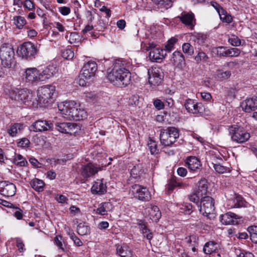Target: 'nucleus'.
<instances>
[{"label":"nucleus","mask_w":257,"mask_h":257,"mask_svg":"<svg viewBox=\"0 0 257 257\" xmlns=\"http://www.w3.org/2000/svg\"><path fill=\"white\" fill-rule=\"evenodd\" d=\"M206 37L200 33L192 34L190 36V41L201 45L205 43Z\"/></svg>","instance_id":"nucleus-34"},{"label":"nucleus","mask_w":257,"mask_h":257,"mask_svg":"<svg viewBox=\"0 0 257 257\" xmlns=\"http://www.w3.org/2000/svg\"><path fill=\"white\" fill-rule=\"evenodd\" d=\"M148 82L151 86H158L163 78L162 69L159 67H152L148 70Z\"/></svg>","instance_id":"nucleus-11"},{"label":"nucleus","mask_w":257,"mask_h":257,"mask_svg":"<svg viewBox=\"0 0 257 257\" xmlns=\"http://www.w3.org/2000/svg\"><path fill=\"white\" fill-rule=\"evenodd\" d=\"M181 22L185 26L193 30L196 24V19L194 14L191 12H183L177 17Z\"/></svg>","instance_id":"nucleus-15"},{"label":"nucleus","mask_w":257,"mask_h":257,"mask_svg":"<svg viewBox=\"0 0 257 257\" xmlns=\"http://www.w3.org/2000/svg\"><path fill=\"white\" fill-rule=\"evenodd\" d=\"M97 69V64L94 61H89L85 64L81 70V73L87 78L94 76Z\"/></svg>","instance_id":"nucleus-19"},{"label":"nucleus","mask_w":257,"mask_h":257,"mask_svg":"<svg viewBox=\"0 0 257 257\" xmlns=\"http://www.w3.org/2000/svg\"><path fill=\"white\" fill-rule=\"evenodd\" d=\"M30 145V141L27 138H23L19 142L18 145L19 146L23 148L28 147Z\"/></svg>","instance_id":"nucleus-59"},{"label":"nucleus","mask_w":257,"mask_h":257,"mask_svg":"<svg viewBox=\"0 0 257 257\" xmlns=\"http://www.w3.org/2000/svg\"><path fill=\"white\" fill-rule=\"evenodd\" d=\"M151 154H157L159 152L157 143L153 140H150L148 144Z\"/></svg>","instance_id":"nucleus-46"},{"label":"nucleus","mask_w":257,"mask_h":257,"mask_svg":"<svg viewBox=\"0 0 257 257\" xmlns=\"http://www.w3.org/2000/svg\"><path fill=\"white\" fill-rule=\"evenodd\" d=\"M90 231L88 226L83 224L79 223L77 226V232L80 235H85L87 234Z\"/></svg>","instance_id":"nucleus-42"},{"label":"nucleus","mask_w":257,"mask_h":257,"mask_svg":"<svg viewBox=\"0 0 257 257\" xmlns=\"http://www.w3.org/2000/svg\"><path fill=\"white\" fill-rule=\"evenodd\" d=\"M57 72V69L49 65L42 71L37 68H28L25 70L23 80L27 85H36L40 82L44 81L52 77Z\"/></svg>","instance_id":"nucleus-1"},{"label":"nucleus","mask_w":257,"mask_h":257,"mask_svg":"<svg viewBox=\"0 0 257 257\" xmlns=\"http://www.w3.org/2000/svg\"><path fill=\"white\" fill-rule=\"evenodd\" d=\"M106 182L103 179H97L91 187V192L93 194H104L106 192Z\"/></svg>","instance_id":"nucleus-21"},{"label":"nucleus","mask_w":257,"mask_h":257,"mask_svg":"<svg viewBox=\"0 0 257 257\" xmlns=\"http://www.w3.org/2000/svg\"><path fill=\"white\" fill-rule=\"evenodd\" d=\"M216 54L218 56L221 57H226L227 48L225 47L220 46L216 48Z\"/></svg>","instance_id":"nucleus-55"},{"label":"nucleus","mask_w":257,"mask_h":257,"mask_svg":"<svg viewBox=\"0 0 257 257\" xmlns=\"http://www.w3.org/2000/svg\"><path fill=\"white\" fill-rule=\"evenodd\" d=\"M30 184L35 191L41 192L43 190L45 183L42 180L35 178L31 181Z\"/></svg>","instance_id":"nucleus-35"},{"label":"nucleus","mask_w":257,"mask_h":257,"mask_svg":"<svg viewBox=\"0 0 257 257\" xmlns=\"http://www.w3.org/2000/svg\"><path fill=\"white\" fill-rule=\"evenodd\" d=\"M23 128V125L21 123H15L11 125L8 130L9 135L11 137H15L17 134L20 133Z\"/></svg>","instance_id":"nucleus-36"},{"label":"nucleus","mask_w":257,"mask_h":257,"mask_svg":"<svg viewBox=\"0 0 257 257\" xmlns=\"http://www.w3.org/2000/svg\"><path fill=\"white\" fill-rule=\"evenodd\" d=\"M137 224L139 225L140 231L143 234V236L148 240H151L153 238V233L148 227V224L143 220H137Z\"/></svg>","instance_id":"nucleus-24"},{"label":"nucleus","mask_w":257,"mask_h":257,"mask_svg":"<svg viewBox=\"0 0 257 257\" xmlns=\"http://www.w3.org/2000/svg\"><path fill=\"white\" fill-rule=\"evenodd\" d=\"M177 41L178 39L175 37H172L170 39L165 46V49L164 50L165 51H171L173 49L174 46L177 43Z\"/></svg>","instance_id":"nucleus-45"},{"label":"nucleus","mask_w":257,"mask_h":257,"mask_svg":"<svg viewBox=\"0 0 257 257\" xmlns=\"http://www.w3.org/2000/svg\"><path fill=\"white\" fill-rule=\"evenodd\" d=\"M16 192V185L7 181L0 182V193L5 197H12Z\"/></svg>","instance_id":"nucleus-16"},{"label":"nucleus","mask_w":257,"mask_h":257,"mask_svg":"<svg viewBox=\"0 0 257 257\" xmlns=\"http://www.w3.org/2000/svg\"><path fill=\"white\" fill-rule=\"evenodd\" d=\"M59 110L62 116L69 120H80L85 118L87 113L84 109L79 108L74 101L59 104Z\"/></svg>","instance_id":"nucleus-2"},{"label":"nucleus","mask_w":257,"mask_h":257,"mask_svg":"<svg viewBox=\"0 0 257 257\" xmlns=\"http://www.w3.org/2000/svg\"><path fill=\"white\" fill-rule=\"evenodd\" d=\"M13 162L17 166L23 167L27 164L28 162L20 154H16Z\"/></svg>","instance_id":"nucleus-40"},{"label":"nucleus","mask_w":257,"mask_h":257,"mask_svg":"<svg viewBox=\"0 0 257 257\" xmlns=\"http://www.w3.org/2000/svg\"><path fill=\"white\" fill-rule=\"evenodd\" d=\"M228 42L233 46H239L241 45V40L235 35H232L228 38Z\"/></svg>","instance_id":"nucleus-50"},{"label":"nucleus","mask_w":257,"mask_h":257,"mask_svg":"<svg viewBox=\"0 0 257 257\" xmlns=\"http://www.w3.org/2000/svg\"><path fill=\"white\" fill-rule=\"evenodd\" d=\"M219 249V245L213 241H209L206 242L203 247V252L206 254H211L217 252Z\"/></svg>","instance_id":"nucleus-27"},{"label":"nucleus","mask_w":257,"mask_h":257,"mask_svg":"<svg viewBox=\"0 0 257 257\" xmlns=\"http://www.w3.org/2000/svg\"><path fill=\"white\" fill-rule=\"evenodd\" d=\"M184 185L179 181L175 177H172L168 181L167 189L168 191L172 192L177 187H182Z\"/></svg>","instance_id":"nucleus-33"},{"label":"nucleus","mask_w":257,"mask_h":257,"mask_svg":"<svg viewBox=\"0 0 257 257\" xmlns=\"http://www.w3.org/2000/svg\"><path fill=\"white\" fill-rule=\"evenodd\" d=\"M208 57L206 54L203 52H199L195 57L194 59L197 63L206 62L208 59Z\"/></svg>","instance_id":"nucleus-44"},{"label":"nucleus","mask_w":257,"mask_h":257,"mask_svg":"<svg viewBox=\"0 0 257 257\" xmlns=\"http://www.w3.org/2000/svg\"><path fill=\"white\" fill-rule=\"evenodd\" d=\"M55 92V87L52 85H46L40 87L37 91V105L40 107L48 106Z\"/></svg>","instance_id":"nucleus-4"},{"label":"nucleus","mask_w":257,"mask_h":257,"mask_svg":"<svg viewBox=\"0 0 257 257\" xmlns=\"http://www.w3.org/2000/svg\"><path fill=\"white\" fill-rule=\"evenodd\" d=\"M186 164L188 169L193 172L197 171L201 167L199 160L194 156L188 157L186 160Z\"/></svg>","instance_id":"nucleus-26"},{"label":"nucleus","mask_w":257,"mask_h":257,"mask_svg":"<svg viewBox=\"0 0 257 257\" xmlns=\"http://www.w3.org/2000/svg\"><path fill=\"white\" fill-rule=\"evenodd\" d=\"M62 239V237L61 236H56L54 238V242L55 244L59 247V248L64 250L63 244L61 241Z\"/></svg>","instance_id":"nucleus-61"},{"label":"nucleus","mask_w":257,"mask_h":257,"mask_svg":"<svg viewBox=\"0 0 257 257\" xmlns=\"http://www.w3.org/2000/svg\"><path fill=\"white\" fill-rule=\"evenodd\" d=\"M179 137L178 128L169 126L161 130L160 140L161 144L164 147H171Z\"/></svg>","instance_id":"nucleus-5"},{"label":"nucleus","mask_w":257,"mask_h":257,"mask_svg":"<svg viewBox=\"0 0 257 257\" xmlns=\"http://www.w3.org/2000/svg\"><path fill=\"white\" fill-rule=\"evenodd\" d=\"M130 174L132 177L137 179H140L144 174L142 165L138 164L134 166L131 170Z\"/></svg>","instance_id":"nucleus-32"},{"label":"nucleus","mask_w":257,"mask_h":257,"mask_svg":"<svg viewBox=\"0 0 257 257\" xmlns=\"http://www.w3.org/2000/svg\"><path fill=\"white\" fill-rule=\"evenodd\" d=\"M157 4L158 5L159 7L165 9V10L168 9L173 5L172 2L171 0H161Z\"/></svg>","instance_id":"nucleus-47"},{"label":"nucleus","mask_w":257,"mask_h":257,"mask_svg":"<svg viewBox=\"0 0 257 257\" xmlns=\"http://www.w3.org/2000/svg\"><path fill=\"white\" fill-rule=\"evenodd\" d=\"M14 24L17 28L21 29L26 24L25 19L22 16H16L14 17Z\"/></svg>","instance_id":"nucleus-41"},{"label":"nucleus","mask_w":257,"mask_h":257,"mask_svg":"<svg viewBox=\"0 0 257 257\" xmlns=\"http://www.w3.org/2000/svg\"><path fill=\"white\" fill-rule=\"evenodd\" d=\"M139 96L138 95H133L129 98L128 103L130 105H137L139 102Z\"/></svg>","instance_id":"nucleus-60"},{"label":"nucleus","mask_w":257,"mask_h":257,"mask_svg":"<svg viewBox=\"0 0 257 257\" xmlns=\"http://www.w3.org/2000/svg\"><path fill=\"white\" fill-rule=\"evenodd\" d=\"M132 189L134 197L142 201H148L151 198L148 189L143 186L135 184L132 186Z\"/></svg>","instance_id":"nucleus-12"},{"label":"nucleus","mask_w":257,"mask_h":257,"mask_svg":"<svg viewBox=\"0 0 257 257\" xmlns=\"http://www.w3.org/2000/svg\"><path fill=\"white\" fill-rule=\"evenodd\" d=\"M55 128L59 132L64 134H72L74 129V124L70 122H56Z\"/></svg>","instance_id":"nucleus-23"},{"label":"nucleus","mask_w":257,"mask_h":257,"mask_svg":"<svg viewBox=\"0 0 257 257\" xmlns=\"http://www.w3.org/2000/svg\"><path fill=\"white\" fill-rule=\"evenodd\" d=\"M15 52L11 45L5 43L0 47V60L2 65L5 68H11L15 63Z\"/></svg>","instance_id":"nucleus-6"},{"label":"nucleus","mask_w":257,"mask_h":257,"mask_svg":"<svg viewBox=\"0 0 257 257\" xmlns=\"http://www.w3.org/2000/svg\"><path fill=\"white\" fill-rule=\"evenodd\" d=\"M201 196H201L200 195H198V194H197V192L195 191L194 193H193L192 194H191L189 196V199L191 202H193L196 203L197 206H198V205H199V203H199L200 197Z\"/></svg>","instance_id":"nucleus-54"},{"label":"nucleus","mask_w":257,"mask_h":257,"mask_svg":"<svg viewBox=\"0 0 257 257\" xmlns=\"http://www.w3.org/2000/svg\"><path fill=\"white\" fill-rule=\"evenodd\" d=\"M100 169V168L97 167L94 164L89 163L82 165L80 170L81 174L84 178H88L93 176Z\"/></svg>","instance_id":"nucleus-18"},{"label":"nucleus","mask_w":257,"mask_h":257,"mask_svg":"<svg viewBox=\"0 0 257 257\" xmlns=\"http://www.w3.org/2000/svg\"><path fill=\"white\" fill-rule=\"evenodd\" d=\"M154 105L157 109L159 110L163 109L164 107L163 102L161 100L158 99L154 100Z\"/></svg>","instance_id":"nucleus-63"},{"label":"nucleus","mask_w":257,"mask_h":257,"mask_svg":"<svg viewBox=\"0 0 257 257\" xmlns=\"http://www.w3.org/2000/svg\"><path fill=\"white\" fill-rule=\"evenodd\" d=\"M208 185L207 181L205 179H201L197 183V188L195 190L198 195L203 196L207 192Z\"/></svg>","instance_id":"nucleus-29"},{"label":"nucleus","mask_w":257,"mask_h":257,"mask_svg":"<svg viewBox=\"0 0 257 257\" xmlns=\"http://www.w3.org/2000/svg\"><path fill=\"white\" fill-rule=\"evenodd\" d=\"M40 46V44L35 45L31 42H25L18 49L17 53L23 59L32 60L36 57Z\"/></svg>","instance_id":"nucleus-8"},{"label":"nucleus","mask_w":257,"mask_h":257,"mask_svg":"<svg viewBox=\"0 0 257 257\" xmlns=\"http://www.w3.org/2000/svg\"><path fill=\"white\" fill-rule=\"evenodd\" d=\"M111 204L109 202H104L101 205L94 211H95L96 214H99L102 215L106 214L107 212L109 210Z\"/></svg>","instance_id":"nucleus-38"},{"label":"nucleus","mask_w":257,"mask_h":257,"mask_svg":"<svg viewBox=\"0 0 257 257\" xmlns=\"http://www.w3.org/2000/svg\"><path fill=\"white\" fill-rule=\"evenodd\" d=\"M232 203L231 207L239 208L245 206L246 202L241 196L237 195L232 199Z\"/></svg>","instance_id":"nucleus-37"},{"label":"nucleus","mask_w":257,"mask_h":257,"mask_svg":"<svg viewBox=\"0 0 257 257\" xmlns=\"http://www.w3.org/2000/svg\"><path fill=\"white\" fill-rule=\"evenodd\" d=\"M239 66V63L238 60H235L233 61L226 62L224 64V66L228 67L230 69H233L236 68Z\"/></svg>","instance_id":"nucleus-58"},{"label":"nucleus","mask_w":257,"mask_h":257,"mask_svg":"<svg viewBox=\"0 0 257 257\" xmlns=\"http://www.w3.org/2000/svg\"><path fill=\"white\" fill-rule=\"evenodd\" d=\"M79 35L76 32L71 33L69 36V42L71 44L75 43L79 41Z\"/></svg>","instance_id":"nucleus-56"},{"label":"nucleus","mask_w":257,"mask_h":257,"mask_svg":"<svg viewBox=\"0 0 257 257\" xmlns=\"http://www.w3.org/2000/svg\"><path fill=\"white\" fill-rule=\"evenodd\" d=\"M229 135L232 141L238 144H242L247 142L250 135L242 126L233 124L228 128Z\"/></svg>","instance_id":"nucleus-7"},{"label":"nucleus","mask_w":257,"mask_h":257,"mask_svg":"<svg viewBox=\"0 0 257 257\" xmlns=\"http://www.w3.org/2000/svg\"><path fill=\"white\" fill-rule=\"evenodd\" d=\"M221 20L223 22L227 23H230L232 21V18L231 15L227 14L225 10H222L220 11V13L218 14Z\"/></svg>","instance_id":"nucleus-43"},{"label":"nucleus","mask_w":257,"mask_h":257,"mask_svg":"<svg viewBox=\"0 0 257 257\" xmlns=\"http://www.w3.org/2000/svg\"><path fill=\"white\" fill-rule=\"evenodd\" d=\"M247 230L249 234L251 241L253 243H257V226H250L248 227Z\"/></svg>","instance_id":"nucleus-39"},{"label":"nucleus","mask_w":257,"mask_h":257,"mask_svg":"<svg viewBox=\"0 0 257 257\" xmlns=\"http://www.w3.org/2000/svg\"><path fill=\"white\" fill-rule=\"evenodd\" d=\"M9 95L12 99L26 103L32 100L34 96L32 90L27 88L20 89L11 87L9 90Z\"/></svg>","instance_id":"nucleus-9"},{"label":"nucleus","mask_w":257,"mask_h":257,"mask_svg":"<svg viewBox=\"0 0 257 257\" xmlns=\"http://www.w3.org/2000/svg\"><path fill=\"white\" fill-rule=\"evenodd\" d=\"M90 78H87L84 76H83L82 73H81L79 76H78V78L77 80V82L78 83V84L80 86H84L86 84V80H88Z\"/></svg>","instance_id":"nucleus-57"},{"label":"nucleus","mask_w":257,"mask_h":257,"mask_svg":"<svg viewBox=\"0 0 257 257\" xmlns=\"http://www.w3.org/2000/svg\"><path fill=\"white\" fill-rule=\"evenodd\" d=\"M241 107L246 112L254 111L257 108V97L246 99L242 103Z\"/></svg>","instance_id":"nucleus-25"},{"label":"nucleus","mask_w":257,"mask_h":257,"mask_svg":"<svg viewBox=\"0 0 257 257\" xmlns=\"http://www.w3.org/2000/svg\"><path fill=\"white\" fill-rule=\"evenodd\" d=\"M240 51L237 48L227 49L226 57H237L239 55Z\"/></svg>","instance_id":"nucleus-49"},{"label":"nucleus","mask_w":257,"mask_h":257,"mask_svg":"<svg viewBox=\"0 0 257 257\" xmlns=\"http://www.w3.org/2000/svg\"><path fill=\"white\" fill-rule=\"evenodd\" d=\"M116 253L120 257H133L132 251L126 245H118L116 247Z\"/></svg>","instance_id":"nucleus-31"},{"label":"nucleus","mask_w":257,"mask_h":257,"mask_svg":"<svg viewBox=\"0 0 257 257\" xmlns=\"http://www.w3.org/2000/svg\"><path fill=\"white\" fill-rule=\"evenodd\" d=\"M198 208L202 215L209 218V215L213 214L215 211L213 199L208 196L203 197L198 205Z\"/></svg>","instance_id":"nucleus-10"},{"label":"nucleus","mask_w":257,"mask_h":257,"mask_svg":"<svg viewBox=\"0 0 257 257\" xmlns=\"http://www.w3.org/2000/svg\"><path fill=\"white\" fill-rule=\"evenodd\" d=\"M17 246L20 252H22L25 250L24 244L21 238H17L16 239Z\"/></svg>","instance_id":"nucleus-62"},{"label":"nucleus","mask_w":257,"mask_h":257,"mask_svg":"<svg viewBox=\"0 0 257 257\" xmlns=\"http://www.w3.org/2000/svg\"><path fill=\"white\" fill-rule=\"evenodd\" d=\"M62 56L66 59H71L74 57V53L70 49L64 50L62 52Z\"/></svg>","instance_id":"nucleus-53"},{"label":"nucleus","mask_w":257,"mask_h":257,"mask_svg":"<svg viewBox=\"0 0 257 257\" xmlns=\"http://www.w3.org/2000/svg\"><path fill=\"white\" fill-rule=\"evenodd\" d=\"M182 49L184 53L187 54L189 55H192L194 52L193 47L188 43L183 44L182 46Z\"/></svg>","instance_id":"nucleus-52"},{"label":"nucleus","mask_w":257,"mask_h":257,"mask_svg":"<svg viewBox=\"0 0 257 257\" xmlns=\"http://www.w3.org/2000/svg\"><path fill=\"white\" fill-rule=\"evenodd\" d=\"M148 48L150 49L149 57L153 62H161L167 55L164 49L155 48L153 43L149 44Z\"/></svg>","instance_id":"nucleus-14"},{"label":"nucleus","mask_w":257,"mask_h":257,"mask_svg":"<svg viewBox=\"0 0 257 257\" xmlns=\"http://www.w3.org/2000/svg\"><path fill=\"white\" fill-rule=\"evenodd\" d=\"M217 72V77L220 79H226L231 76V72L230 71H222L221 70H218Z\"/></svg>","instance_id":"nucleus-51"},{"label":"nucleus","mask_w":257,"mask_h":257,"mask_svg":"<svg viewBox=\"0 0 257 257\" xmlns=\"http://www.w3.org/2000/svg\"><path fill=\"white\" fill-rule=\"evenodd\" d=\"M107 78L113 85L117 87H125L130 83L131 74L125 68L114 67L107 73Z\"/></svg>","instance_id":"nucleus-3"},{"label":"nucleus","mask_w":257,"mask_h":257,"mask_svg":"<svg viewBox=\"0 0 257 257\" xmlns=\"http://www.w3.org/2000/svg\"><path fill=\"white\" fill-rule=\"evenodd\" d=\"M145 212L148 213L150 218L155 222L159 221L161 217V213L158 206L150 205V206L145 209Z\"/></svg>","instance_id":"nucleus-22"},{"label":"nucleus","mask_w":257,"mask_h":257,"mask_svg":"<svg viewBox=\"0 0 257 257\" xmlns=\"http://www.w3.org/2000/svg\"><path fill=\"white\" fill-rule=\"evenodd\" d=\"M31 127L36 132H45L52 130L54 128V124L46 120H38L33 123Z\"/></svg>","instance_id":"nucleus-17"},{"label":"nucleus","mask_w":257,"mask_h":257,"mask_svg":"<svg viewBox=\"0 0 257 257\" xmlns=\"http://www.w3.org/2000/svg\"><path fill=\"white\" fill-rule=\"evenodd\" d=\"M171 62L178 67H182L185 64V58L183 54L180 51H175L172 56Z\"/></svg>","instance_id":"nucleus-28"},{"label":"nucleus","mask_w":257,"mask_h":257,"mask_svg":"<svg viewBox=\"0 0 257 257\" xmlns=\"http://www.w3.org/2000/svg\"><path fill=\"white\" fill-rule=\"evenodd\" d=\"M223 160L221 158H216L214 162L211 163L214 170L217 173L219 174H223L227 171H229V168L222 165L220 164V162H222Z\"/></svg>","instance_id":"nucleus-30"},{"label":"nucleus","mask_w":257,"mask_h":257,"mask_svg":"<svg viewBox=\"0 0 257 257\" xmlns=\"http://www.w3.org/2000/svg\"><path fill=\"white\" fill-rule=\"evenodd\" d=\"M192 208V205L191 204L186 203L183 204L180 208L181 212L186 214H190L193 211Z\"/></svg>","instance_id":"nucleus-48"},{"label":"nucleus","mask_w":257,"mask_h":257,"mask_svg":"<svg viewBox=\"0 0 257 257\" xmlns=\"http://www.w3.org/2000/svg\"><path fill=\"white\" fill-rule=\"evenodd\" d=\"M184 105L187 111L191 113H201L204 110V107L202 103L198 102L195 99H187L185 100Z\"/></svg>","instance_id":"nucleus-13"},{"label":"nucleus","mask_w":257,"mask_h":257,"mask_svg":"<svg viewBox=\"0 0 257 257\" xmlns=\"http://www.w3.org/2000/svg\"><path fill=\"white\" fill-rule=\"evenodd\" d=\"M59 12L63 16H67L70 13V9L67 7H62L59 8Z\"/></svg>","instance_id":"nucleus-64"},{"label":"nucleus","mask_w":257,"mask_h":257,"mask_svg":"<svg viewBox=\"0 0 257 257\" xmlns=\"http://www.w3.org/2000/svg\"><path fill=\"white\" fill-rule=\"evenodd\" d=\"M219 218L222 224L234 225L238 223V220L240 217L233 213L229 212L224 214L221 215Z\"/></svg>","instance_id":"nucleus-20"}]
</instances>
